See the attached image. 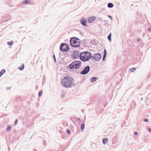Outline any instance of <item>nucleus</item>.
Instances as JSON below:
<instances>
[{"label": "nucleus", "mask_w": 151, "mask_h": 151, "mask_svg": "<svg viewBox=\"0 0 151 151\" xmlns=\"http://www.w3.org/2000/svg\"><path fill=\"white\" fill-rule=\"evenodd\" d=\"M72 79L70 77H65L62 80L63 86L66 88L71 87L73 86V84L72 81Z\"/></svg>", "instance_id": "1"}, {"label": "nucleus", "mask_w": 151, "mask_h": 151, "mask_svg": "<svg viewBox=\"0 0 151 151\" xmlns=\"http://www.w3.org/2000/svg\"><path fill=\"white\" fill-rule=\"evenodd\" d=\"M79 56L80 60L82 61H87L91 58L92 55L89 52L84 51L81 52Z\"/></svg>", "instance_id": "2"}, {"label": "nucleus", "mask_w": 151, "mask_h": 151, "mask_svg": "<svg viewBox=\"0 0 151 151\" xmlns=\"http://www.w3.org/2000/svg\"><path fill=\"white\" fill-rule=\"evenodd\" d=\"M70 42L71 45L73 47H77L80 46L81 41L77 37H72L70 38Z\"/></svg>", "instance_id": "3"}, {"label": "nucleus", "mask_w": 151, "mask_h": 151, "mask_svg": "<svg viewBox=\"0 0 151 151\" xmlns=\"http://www.w3.org/2000/svg\"><path fill=\"white\" fill-rule=\"evenodd\" d=\"M81 61H75L72 62L70 64L68 67L70 69H72L75 68L76 69L79 68L81 65Z\"/></svg>", "instance_id": "4"}, {"label": "nucleus", "mask_w": 151, "mask_h": 151, "mask_svg": "<svg viewBox=\"0 0 151 151\" xmlns=\"http://www.w3.org/2000/svg\"><path fill=\"white\" fill-rule=\"evenodd\" d=\"M69 49L68 46L65 43H62L60 45V50L62 51L67 52L68 51Z\"/></svg>", "instance_id": "5"}, {"label": "nucleus", "mask_w": 151, "mask_h": 151, "mask_svg": "<svg viewBox=\"0 0 151 151\" xmlns=\"http://www.w3.org/2000/svg\"><path fill=\"white\" fill-rule=\"evenodd\" d=\"M101 58V55L100 54L98 53H96L94 54L91 58H92V59L93 60H96L97 61H99Z\"/></svg>", "instance_id": "6"}, {"label": "nucleus", "mask_w": 151, "mask_h": 151, "mask_svg": "<svg viewBox=\"0 0 151 151\" xmlns=\"http://www.w3.org/2000/svg\"><path fill=\"white\" fill-rule=\"evenodd\" d=\"M90 70V67L89 66H87L83 69V71L81 72L80 74L83 75H85L88 73Z\"/></svg>", "instance_id": "7"}, {"label": "nucleus", "mask_w": 151, "mask_h": 151, "mask_svg": "<svg viewBox=\"0 0 151 151\" xmlns=\"http://www.w3.org/2000/svg\"><path fill=\"white\" fill-rule=\"evenodd\" d=\"M79 52L78 50H75L73 52L72 55L74 56V58H77L78 57Z\"/></svg>", "instance_id": "8"}, {"label": "nucleus", "mask_w": 151, "mask_h": 151, "mask_svg": "<svg viewBox=\"0 0 151 151\" xmlns=\"http://www.w3.org/2000/svg\"><path fill=\"white\" fill-rule=\"evenodd\" d=\"M80 22L81 24L84 26L86 27L87 24H86V20L81 19V20Z\"/></svg>", "instance_id": "9"}, {"label": "nucleus", "mask_w": 151, "mask_h": 151, "mask_svg": "<svg viewBox=\"0 0 151 151\" xmlns=\"http://www.w3.org/2000/svg\"><path fill=\"white\" fill-rule=\"evenodd\" d=\"M95 18V17H91L89 18L88 20L90 22L92 23L94 21Z\"/></svg>", "instance_id": "10"}, {"label": "nucleus", "mask_w": 151, "mask_h": 151, "mask_svg": "<svg viewBox=\"0 0 151 151\" xmlns=\"http://www.w3.org/2000/svg\"><path fill=\"white\" fill-rule=\"evenodd\" d=\"M108 141V138H105L103 140V143L104 144H106Z\"/></svg>", "instance_id": "11"}, {"label": "nucleus", "mask_w": 151, "mask_h": 151, "mask_svg": "<svg viewBox=\"0 0 151 151\" xmlns=\"http://www.w3.org/2000/svg\"><path fill=\"white\" fill-rule=\"evenodd\" d=\"M22 3L26 4H30V1L28 0H24L23 1Z\"/></svg>", "instance_id": "12"}, {"label": "nucleus", "mask_w": 151, "mask_h": 151, "mask_svg": "<svg viewBox=\"0 0 151 151\" xmlns=\"http://www.w3.org/2000/svg\"><path fill=\"white\" fill-rule=\"evenodd\" d=\"M108 7L109 8H111L114 6V4L111 3H109L108 4Z\"/></svg>", "instance_id": "13"}, {"label": "nucleus", "mask_w": 151, "mask_h": 151, "mask_svg": "<svg viewBox=\"0 0 151 151\" xmlns=\"http://www.w3.org/2000/svg\"><path fill=\"white\" fill-rule=\"evenodd\" d=\"M97 80V78L96 77H93L91 78L90 80L92 82L95 81Z\"/></svg>", "instance_id": "14"}, {"label": "nucleus", "mask_w": 151, "mask_h": 151, "mask_svg": "<svg viewBox=\"0 0 151 151\" xmlns=\"http://www.w3.org/2000/svg\"><path fill=\"white\" fill-rule=\"evenodd\" d=\"M5 72L4 69L2 70L0 72V77Z\"/></svg>", "instance_id": "15"}, {"label": "nucleus", "mask_w": 151, "mask_h": 151, "mask_svg": "<svg viewBox=\"0 0 151 151\" xmlns=\"http://www.w3.org/2000/svg\"><path fill=\"white\" fill-rule=\"evenodd\" d=\"M111 34L110 33L108 36V39L110 41L111 40Z\"/></svg>", "instance_id": "16"}, {"label": "nucleus", "mask_w": 151, "mask_h": 151, "mask_svg": "<svg viewBox=\"0 0 151 151\" xmlns=\"http://www.w3.org/2000/svg\"><path fill=\"white\" fill-rule=\"evenodd\" d=\"M84 127H85L84 124V123L82 124L81 125V130H82V131H83L84 128Z\"/></svg>", "instance_id": "17"}, {"label": "nucleus", "mask_w": 151, "mask_h": 151, "mask_svg": "<svg viewBox=\"0 0 151 151\" xmlns=\"http://www.w3.org/2000/svg\"><path fill=\"white\" fill-rule=\"evenodd\" d=\"M11 129V126L10 125H9L7 126V131L8 132L10 131Z\"/></svg>", "instance_id": "18"}, {"label": "nucleus", "mask_w": 151, "mask_h": 151, "mask_svg": "<svg viewBox=\"0 0 151 151\" xmlns=\"http://www.w3.org/2000/svg\"><path fill=\"white\" fill-rule=\"evenodd\" d=\"M24 65L23 64V65L19 68V69L20 70H22L24 68Z\"/></svg>", "instance_id": "19"}, {"label": "nucleus", "mask_w": 151, "mask_h": 151, "mask_svg": "<svg viewBox=\"0 0 151 151\" xmlns=\"http://www.w3.org/2000/svg\"><path fill=\"white\" fill-rule=\"evenodd\" d=\"M13 41H11L10 42H7V44L9 45H12L13 44Z\"/></svg>", "instance_id": "20"}, {"label": "nucleus", "mask_w": 151, "mask_h": 151, "mask_svg": "<svg viewBox=\"0 0 151 151\" xmlns=\"http://www.w3.org/2000/svg\"><path fill=\"white\" fill-rule=\"evenodd\" d=\"M136 70V68H133L131 69H130V70L131 72H133Z\"/></svg>", "instance_id": "21"}, {"label": "nucleus", "mask_w": 151, "mask_h": 151, "mask_svg": "<svg viewBox=\"0 0 151 151\" xmlns=\"http://www.w3.org/2000/svg\"><path fill=\"white\" fill-rule=\"evenodd\" d=\"M42 91H40L39 92L38 95L39 97H40L42 95Z\"/></svg>", "instance_id": "22"}, {"label": "nucleus", "mask_w": 151, "mask_h": 151, "mask_svg": "<svg viewBox=\"0 0 151 151\" xmlns=\"http://www.w3.org/2000/svg\"><path fill=\"white\" fill-rule=\"evenodd\" d=\"M106 54H107V52H106V50L105 49H104V55H106Z\"/></svg>", "instance_id": "23"}, {"label": "nucleus", "mask_w": 151, "mask_h": 151, "mask_svg": "<svg viewBox=\"0 0 151 151\" xmlns=\"http://www.w3.org/2000/svg\"><path fill=\"white\" fill-rule=\"evenodd\" d=\"M18 119H16L15 120V122H14V125H16L17 124V123H18Z\"/></svg>", "instance_id": "24"}, {"label": "nucleus", "mask_w": 151, "mask_h": 151, "mask_svg": "<svg viewBox=\"0 0 151 151\" xmlns=\"http://www.w3.org/2000/svg\"><path fill=\"white\" fill-rule=\"evenodd\" d=\"M53 58L54 59V61L55 63H56V58H55V55L54 54L53 55Z\"/></svg>", "instance_id": "25"}, {"label": "nucleus", "mask_w": 151, "mask_h": 151, "mask_svg": "<svg viewBox=\"0 0 151 151\" xmlns=\"http://www.w3.org/2000/svg\"><path fill=\"white\" fill-rule=\"evenodd\" d=\"M66 131H67V133L68 134H70V131L69 129H67L66 130Z\"/></svg>", "instance_id": "26"}, {"label": "nucleus", "mask_w": 151, "mask_h": 151, "mask_svg": "<svg viewBox=\"0 0 151 151\" xmlns=\"http://www.w3.org/2000/svg\"><path fill=\"white\" fill-rule=\"evenodd\" d=\"M106 55H103V60L104 61L105 60V58L106 57Z\"/></svg>", "instance_id": "27"}, {"label": "nucleus", "mask_w": 151, "mask_h": 151, "mask_svg": "<svg viewBox=\"0 0 151 151\" xmlns=\"http://www.w3.org/2000/svg\"><path fill=\"white\" fill-rule=\"evenodd\" d=\"M108 17H109L111 20H112V19H113L111 15H108Z\"/></svg>", "instance_id": "28"}, {"label": "nucleus", "mask_w": 151, "mask_h": 151, "mask_svg": "<svg viewBox=\"0 0 151 151\" xmlns=\"http://www.w3.org/2000/svg\"><path fill=\"white\" fill-rule=\"evenodd\" d=\"M144 121L145 122H147L148 121V120L146 118L144 119Z\"/></svg>", "instance_id": "29"}, {"label": "nucleus", "mask_w": 151, "mask_h": 151, "mask_svg": "<svg viewBox=\"0 0 151 151\" xmlns=\"http://www.w3.org/2000/svg\"><path fill=\"white\" fill-rule=\"evenodd\" d=\"M76 120L78 121H80L81 119L80 118H78Z\"/></svg>", "instance_id": "30"}, {"label": "nucleus", "mask_w": 151, "mask_h": 151, "mask_svg": "<svg viewBox=\"0 0 151 151\" xmlns=\"http://www.w3.org/2000/svg\"><path fill=\"white\" fill-rule=\"evenodd\" d=\"M148 131H149V132H151V129L150 128H148L147 129Z\"/></svg>", "instance_id": "31"}, {"label": "nucleus", "mask_w": 151, "mask_h": 151, "mask_svg": "<svg viewBox=\"0 0 151 151\" xmlns=\"http://www.w3.org/2000/svg\"><path fill=\"white\" fill-rule=\"evenodd\" d=\"M134 134H135V135H137V132H134Z\"/></svg>", "instance_id": "32"}, {"label": "nucleus", "mask_w": 151, "mask_h": 151, "mask_svg": "<svg viewBox=\"0 0 151 151\" xmlns=\"http://www.w3.org/2000/svg\"><path fill=\"white\" fill-rule=\"evenodd\" d=\"M148 29L149 31H151V26L149 27Z\"/></svg>", "instance_id": "33"}, {"label": "nucleus", "mask_w": 151, "mask_h": 151, "mask_svg": "<svg viewBox=\"0 0 151 151\" xmlns=\"http://www.w3.org/2000/svg\"><path fill=\"white\" fill-rule=\"evenodd\" d=\"M137 41H140V39L139 38H138L137 39Z\"/></svg>", "instance_id": "34"}, {"label": "nucleus", "mask_w": 151, "mask_h": 151, "mask_svg": "<svg viewBox=\"0 0 151 151\" xmlns=\"http://www.w3.org/2000/svg\"><path fill=\"white\" fill-rule=\"evenodd\" d=\"M61 96H62V98H63L64 97V95H62Z\"/></svg>", "instance_id": "35"}]
</instances>
